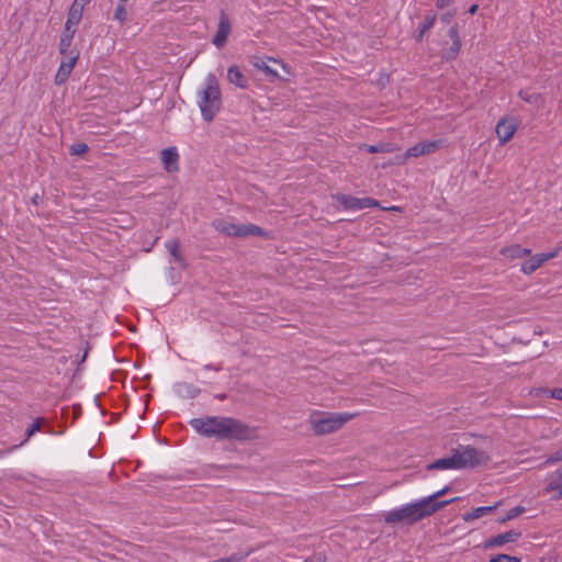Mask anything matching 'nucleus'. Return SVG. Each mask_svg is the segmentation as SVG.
Masks as SVG:
<instances>
[{
  "label": "nucleus",
  "instance_id": "nucleus-29",
  "mask_svg": "<svg viewBox=\"0 0 562 562\" xmlns=\"http://www.w3.org/2000/svg\"><path fill=\"white\" fill-rule=\"evenodd\" d=\"M490 562H521V560L518 557L499 553V554L493 555L490 559Z\"/></svg>",
  "mask_w": 562,
  "mask_h": 562
},
{
  "label": "nucleus",
  "instance_id": "nucleus-33",
  "mask_svg": "<svg viewBox=\"0 0 562 562\" xmlns=\"http://www.w3.org/2000/svg\"><path fill=\"white\" fill-rule=\"evenodd\" d=\"M519 97L528 103H536L540 95L537 93H529L527 91L520 90Z\"/></svg>",
  "mask_w": 562,
  "mask_h": 562
},
{
  "label": "nucleus",
  "instance_id": "nucleus-34",
  "mask_svg": "<svg viewBox=\"0 0 562 562\" xmlns=\"http://www.w3.org/2000/svg\"><path fill=\"white\" fill-rule=\"evenodd\" d=\"M448 35L451 38L452 42H461L460 35H459V27L457 24L451 26L448 31Z\"/></svg>",
  "mask_w": 562,
  "mask_h": 562
},
{
  "label": "nucleus",
  "instance_id": "nucleus-16",
  "mask_svg": "<svg viewBox=\"0 0 562 562\" xmlns=\"http://www.w3.org/2000/svg\"><path fill=\"white\" fill-rule=\"evenodd\" d=\"M161 160L168 172L178 170L179 155L175 147L164 149L161 151Z\"/></svg>",
  "mask_w": 562,
  "mask_h": 562
},
{
  "label": "nucleus",
  "instance_id": "nucleus-25",
  "mask_svg": "<svg viewBox=\"0 0 562 562\" xmlns=\"http://www.w3.org/2000/svg\"><path fill=\"white\" fill-rule=\"evenodd\" d=\"M166 248L168 249L169 254L176 259V260H180L181 259V254H180V243L178 239H171L169 241H167L166 244Z\"/></svg>",
  "mask_w": 562,
  "mask_h": 562
},
{
  "label": "nucleus",
  "instance_id": "nucleus-21",
  "mask_svg": "<svg viewBox=\"0 0 562 562\" xmlns=\"http://www.w3.org/2000/svg\"><path fill=\"white\" fill-rule=\"evenodd\" d=\"M252 66L261 71H263L271 79L279 78L278 72L268 66L267 61L260 57H256L252 61Z\"/></svg>",
  "mask_w": 562,
  "mask_h": 562
},
{
  "label": "nucleus",
  "instance_id": "nucleus-10",
  "mask_svg": "<svg viewBox=\"0 0 562 562\" xmlns=\"http://www.w3.org/2000/svg\"><path fill=\"white\" fill-rule=\"evenodd\" d=\"M520 537H521L520 531L512 529V530H508L503 533H498L496 536L488 538L484 543V548L490 549V548L502 547L509 542H516Z\"/></svg>",
  "mask_w": 562,
  "mask_h": 562
},
{
  "label": "nucleus",
  "instance_id": "nucleus-18",
  "mask_svg": "<svg viewBox=\"0 0 562 562\" xmlns=\"http://www.w3.org/2000/svg\"><path fill=\"white\" fill-rule=\"evenodd\" d=\"M82 11H83V3L81 2V0H75L68 11L66 23L76 26L81 21Z\"/></svg>",
  "mask_w": 562,
  "mask_h": 562
},
{
  "label": "nucleus",
  "instance_id": "nucleus-5",
  "mask_svg": "<svg viewBox=\"0 0 562 562\" xmlns=\"http://www.w3.org/2000/svg\"><path fill=\"white\" fill-rule=\"evenodd\" d=\"M356 416L358 413H314L310 422L314 434L324 436L339 430Z\"/></svg>",
  "mask_w": 562,
  "mask_h": 562
},
{
  "label": "nucleus",
  "instance_id": "nucleus-30",
  "mask_svg": "<svg viewBox=\"0 0 562 562\" xmlns=\"http://www.w3.org/2000/svg\"><path fill=\"white\" fill-rule=\"evenodd\" d=\"M461 48V42H452L451 47L445 55L446 59H454L457 55L459 54Z\"/></svg>",
  "mask_w": 562,
  "mask_h": 562
},
{
  "label": "nucleus",
  "instance_id": "nucleus-35",
  "mask_svg": "<svg viewBox=\"0 0 562 562\" xmlns=\"http://www.w3.org/2000/svg\"><path fill=\"white\" fill-rule=\"evenodd\" d=\"M562 461V448L546 460V464H553Z\"/></svg>",
  "mask_w": 562,
  "mask_h": 562
},
{
  "label": "nucleus",
  "instance_id": "nucleus-22",
  "mask_svg": "<svg viewBox=\"0 0 562 562\" xmlns=\"http://www.w3.org/2000/svg\"><path fill=\"white\" fill-rule=\"evenodd\" d=\"M435 22H436V14L427 15L425 18L423 24L420 25L419 32L415 36V41L418 43L422 42L425 33L428 32L434 26Z\"/></svg>",
  "mask_w": 562,
  "mask_h": 562
},
{
  "label": "nucleus",
  "instance_id": "nucleus-15",
  "mask_svg": "<svg viewBox=\"0 0 562 562\" xmlns=\"http://www.w3.org/2000/svg\"><path fill=\"white\" fill-rule=\"evenodd\" d=\"M502 505V501L499 502H496L494 505L492 506H481V507H476L474 508L473 510L469 512V513H465L463 516H462V519L463 521L465 522H470V521H473L475 519H479L485 515H490V514H493L499 506Z\"/></svg>",
  "mask_w": 562,
  "mask_h": 562
},
{
  "label": "nucleus",
  "instance_id": "nucleus-31",
  "mask_svg": "<svg viewBox=\"0 0 562 562\" xmlns=\"http://www.w3.org/2000/svg\"><path fill=\"white\" fill-rule=\"evenodd\" d=\"M127 16L126 9L123 4H119L114 12V19L117 20L120 23H124Z\"/></svg>",
  "mask_w": 562,
  "mask_h": 562
},
{
  "label": "nucleus",
  "instance_id": "nucleus-28",
  "mask_svg": "<svg viewBox=\"0 0 562 562\" xmlns=\"http://www.w3.org/2000/svg\"><path fill=\"white\" fill-rule=\"evenodd\" d=\"M425 155L424 154V148L422 146L420 143L416 144L415 146H412L409 147L406 153H405V159H408V158H417L419 156H423Z\"/></svg>",
  "mask_w": 562,
  "mask_h": 562
},
{
  "label": "nucleus",
  "instance_id": "nucleus-14",
  "mask_svg": "<svg viewBox=\"0 0 562 562\" xmlns=\"http://www.w3.org/2000/svg\"><path fill=\"white\" fill-rule=\"evenodd\" d=\"M227 80L240 89H247L249 86L248 78L241 71L240 67L237 65H233L227 70Z\"/></svg>",
  "mask_w": 562,
  "mask_h": 562
},
{
  "label": "nucleus",
  "instance_id": "nucleus-36",
  "mask_svg": "<svg viewBox=\"0 0 562 562\" xmlns=\"http://www.w3.org/2000/svg\"><path fill=\"white\" fill-rule=\"evenodd\" d=\"M550 395L552 398L562 401V387H557V389L551 390Z\"/></svg>",
  "mask_w": 562,
  "mask_h": 562
},
{
  "label": "nucleus",
  "instance_id": "nucleus-23",
  "mask_svg": "<svg viewBox=\"0 0 562 562\" xmlns=\"http://www.w3.org/2000/svg\"><path fill=\"white\" fill-rule=\"evenodd\" d=\"M360 149H366L368 153H371V154H376V153H390L392 151V148H391V145L390 144H386V143H381V144H378V145H368V144H362L360 147Z\"/></svg>",
  "mask_w": 562,
  "mask_h": 562
},
{
  "label": "nucleus",
  "instance_id": "nucleus-42",
  "mask_svg": "<svg viewBox=\"0 0 562 562\" xmlns=\"http://www.w3.org/2000/svg\"><path fill=\"white\" fill-rule=\"evenodd\" d=\"M121 2H126L127 0H120Z\"/></svg>",
  "mask_w": 562,
  "mask_h": 562
},
{
  "label": "nucleus",
  "instance_id": "nucleus-38",
  "mask_svg": "<svg viewBox=\"0 0 562 562\" xmlns=\"http://www.w3.org/2000/svg\"><path fill=\"white\" fill-rule=\"evenodd\" d=\"M41 199H42V198H41V195H38V194H34V195L32 196L31 201H32V203H33L34 205H37V204L40 203Z\"/></svg>",
  "mask_w": 562,
  "mask_h": 562
},
{
  "label": "nucleus",
  "instance_id": "nucleus-6",
  "mask_svg": "<svg viewBox=\"0 0 562 562\" xmlns=\"http://www.w3.org/2000/svg\"><path fill=\"white\" fill-rule=\"evenodd\" d=\"M212 226L226 236L247 237L263 236L265 231L255 224L236 225L223 218H216L212 222Z\"/></svg>",
  "mask_w": 562,
  "mask_h": 562
},
{
  "label": "nucleus",
  "instance_id": "nucleus-17",
  "mask_svg": "<svg viewBox=\"0 0 562 562\" xmlns=\"http://www.w3.org/2000/svg\"><path fill=\"white\" fill-rule=\"evenodd\" d=\"M76 33V26L65 23V29L59 42V53L66 55L71 46L74 35Z\"/></svg>",
  "mask_w": 562,
  "mask_h": 562
},
{
  "label": "nucleus",
  "instance_id": "nucleus-9",
  "mask_svg": "<svg viewBox=\"0 0 562 562\" xmlns=\"http://www.w3.org/2000/svg\"><path fill=\"white\" fill-rule=\"evenodd\" d=\"M231 32H232V24H231L229 18L225 13V11H221L220 16H218L217 31L212 40V43L217 48L223 47L225 45Z\"/></svg>",
  "mask_w": 562,
  "mask_h": 562
},
{
  "label": "nucleus",
  "instance_id": "nucleus-2",
  "mask_svg": "<svg viewBox=\"0 0 562 562\" xmlns=\"http://www.w3.org/2000/svg\"><path fill=\"white\" fill-rule=\"evenodd\" d=\"M490 461L486 452L472 446H464L452 450L451 456L435 460L426 465V470H462L484 465Z\"/></svg>",
  "mask_w": 562,
  "mask_h": 562
},
{
  "label": "nucleus",
  "instance_id": "nucleus-43",
  "mask_svg": "<svg viewBox=\"0 0 562 562\" xmlns=\"http://www.w3.org/2000/svg\"><path fill=\"white\" fill-rule=\"evenodd\" d=\"M305 562H308V561H305Z\"/></svg>",
  "mask_w": 562,
  "mask_h": 562
},
{
  "label": "nucleus",
  "instance_id": "nucleus-1",
  "mask_svg": "<svg viewBox=\"0 0 562 562\" xmlns=\"http://www.w3.org/2000/svg\"><path fill=\"white\" fill-rule=\"evenodd\" d=\"M190 425L199 435L217 440L246 442L259 437L257 427L234 417L204 416L191 419Z\"/></svg>",
  "mask_w": 562,
  "mask_h": 562
},
{
  "label": "nucleus",
  "instance_id": "nucleus-26",
  "mask_svg": "<svg viewBox=\"0 0 562 562\" xmlns=\"http://www.w3.org/2000/svg\"><path fill=\"white\" fill-rule=\"evenodd\" d=\"M522 513H525V507H522V506H516V507H513V508H510V509L507 512V514H506L504 517H502V518H499V519H498V522H501V524H505V522H507L508 520H512V519H514V518L518 517V516H519V515H521Z\"/></svg>",
  "mask_w": 562,
  "mask_h": 562
},
{
  "label": "nucleus",
  "instance_id": "nucleus-40",
  "mask_svg": "<svg viewBox=\"0 0 562 562\" xmlns=\"http://www.w3.org/2000/svg\"><path fill=\"white\" fill-rule=\"evenodd\" d=\"M555 473H558V474H559V477H562V468L558 469V470L555 471Z\"/></svg>",
  "mask_w": 562,
  "mask_h": 562
},
{
  "label": "nucleus",
  "instance_id": "nucleus-37",
  "mask_svg": "<svg viewBox=\"0 0 562 562\" xmlns=\"http://www.w3.org/2000/svg\"><path fill=\"white\" fill-rule=\"evenodd\" d=\"M450 0H437V7L443 9Z\"/></svg>",
  "mask_w": 562,
  "mask_h": 562
},
{
  "label": "nucleus",
  "instance_id": "nucleus-27",
  "mask_svg": "<svg viewBox=\"0 0 562 562\" xmlns=\"http://www.w3.org/2000/svg\"><path fill=\"white\" fill-rule=\"evenodd\" d=\"M89 151V146L86 143H75L69 147V153L72 156H80Z\"/></svg>",
  "mask_w": 562,
  "mask_h": 562
},
{
  "label": "nucleus",
  "instance_id": "nucleus-20",
  "mask_svg": "<svg viewBox=\"0 0 562 562\" xmlns=\"http://www.w3.org/2000/svg\"><path fill=\"white\" fill-rule=\"evenodd\" d=\"M530 249L524 248L520 245H512L501 250V254L508 259H516L529 256Z\"/></svg>",
  "mask_w": 562,
  "mask_h": 562
},
{
  "label": "nucleus",
  "instance_id": "nucleus-24",
  "mask_svg": "<svg viewBox=\"0 0 562 562\" xmlns=\"http://www.w3.org/2000/svg\"><path fill=\"white\" fill-rule=\"evenodd\" d=\"M442 143L441 139L420 142L425 155L435 153L442 146Z\"/></svg>",
  "mask_w": 562,
  "mask_h": 562
},
{
  "label": "nucleus",
  "instance_id": "nucleus-7",
  "mask_svg": "<svg viewBox=\"0 0 562 562\" xmlns=\"http://www.w3.org/2000/svg\"><path fill=\"white\" fill-rule=\"evenodd\" d=\"M518 128V121L513 116H506L498 121L495 132L498 137L499 145H505L515 135Z\"/></svg>",
  "mask_w": 562,
  "mask_h": 562
},
{
  "label": "nucleus",
  "instance_id": "nucleus-19",
  "mask_svg": "<svg viewBox=\"0 0 562 562\" xmlns=\"http://www.w3.org/2000/svg\"><path fill=\"white\" fill-rule=\"evenodd\" d=\"M546 492H555L553 495V499H561L562 498V477H559V474L553 472L548 481V484L546 486Z\"/></svg>",
  "mask_w": 562,
  "mask_h": 562
},
{
  "label": "nucleus",
  "instance_id": "nucleus-41",
  "mask_svg": "<svg viewBox=\"0 0 562 562\" xmlns=\"http://www.w3.org/2000/svg\"><path fill=\"white\" fill-rule=\"evenodd\" d=\"M205 369H212V366L207 364L205 366Z\"/></svg>",
  "mask_w": 562,
  "mask_h": 562
},
{
  "label": "nucleus",
  "instance_id": "nucleus-11",
  "mask_svg": "<svg viewBox=\"0 0 562 562\" xmlns=\"http://www.w3.org/2000/svg\"><path fill=\"white\" fill-rule=\"evenodd\" d=\"M450 490L449 486L443 487L442 490L427 496L423 497L422 499L427 503V509L429 510V514L432 515L436 512L440 510L445 506L453 503L457 498L446 499V501H437L439 497L445 495Z\"/></svg>",
  "mask_w": 562,
  "mask_h": 562
},
{
  "label": "nucleus",
  "instance_id": "nucleus-4",
  "mask_svg": "<svg viewBox=\"0 0 562 562\" xmlns=\"http://www.w3.org/2000/svg\"><path fill=\"white\" fill-rule=\"evenodd\" d=\"M199 95V106L202 116L205 121L210 122L220 111L222 104L220 85L214 74L206 76L205 87Z\"/></svg>",
  "mask_w": 562,
  "mask_h": 562
},
{
  "label": "nucleus",
  "instance_id": "nucleus-3",
  "mask_svg": "<svg viewBox=\"0 0 562 562\" xmlns=\"http://www.w3.org/2000/svg\"><path fill=\"white\" fill-rule=\"evenodd\" d=\"M429 516L431 515L427 509V503L420 498L416 502H412L403 505L402 507L386 512L383 515V520L389 525L400 522L413 525Z\"/></svg>",
  "mask_w": 562,
  "mask_h": 562
},
{
  "label": "nucleus",
  "instance_id": "nucleus-8",
  "mask_svg": "<svg viewBox=\"0 0 562 562\" xmlns=\"http://www.w3.org/2000/svg\"><path fill=\"white\" fill-rule=\"evenodd\" d=\"M335 199L344 206L345 210H362L378 206V201L372 198L359 199L347 194H337Z\"/></svg>",
  "mask_w": 562,
  "mask_h": 562
},
{
  "label": "nucleus",
  "instance_id": "nucleus-39",
  "mask_svg": "<svg viewBox=\"0 0 562 562\" xmlns=\"http://www.w3.org/2000/svg\"><path fill=\"white\" fill-rule=\"evenodd\" d=\"M477 9H479V5H477V4H472V5L470 7V9H469V13H470V14H475V13H476V11H477Z\"/></svg>",
  "mask_w": 562,
  "mask_h": 562
},
{
  "label": "nucleus",
  "instance_id": "nucleus-32",
  "mask_svg": "<svg viewBox=\"0 0 562 562\" xmlns=\"http://www.w3.org/2000/svg\"><path fill=\"white\" fill-rule=\"evenodd\" d=\"M41 426H42V420L40 418L35 419L31 425L30 427L27 428L26 430V438H25V441L32 437L36 431H38L41 429Z\"/></svg>",
  "mask_w": 562,
  "mask_h": 562
},
{
  "label": "nucleus",
  "instance_id": "nucleus-13",
  "mask_svg": "<svg viewBox=\"0 0 562 562\" xmlns=\"http://www.w3.org/2000/svg\"><path fill=\"white\" fill-rule=\"evenodd\" d=\"M555 255L557 252L535 255L521 265V271L525 274H530L535 272L538 268H540L543 262L554 258Z\"/></svg>",
  "mask_w": 562,
  "mask_h": 562
},
{
  "label": "nucleus",
  "instance_id": "nucleus-12",
  "mask_svg": "<svg viewBox=\"0 0 562 562\" xmlns=\"http://www.w3.org/2000/svg\"><path fill=\"white\" fill-rule=\"evenodd\" d=\"M78 56H79L78 53L71 52L69 57L67 58V60L61 61V64L57 70V74L55 76L56 85H61L67 81V79L69 78V76L76 65Z\"/></svg>",
  "mask_w": 562,
  "mask_h": 562
}]
</instances>
